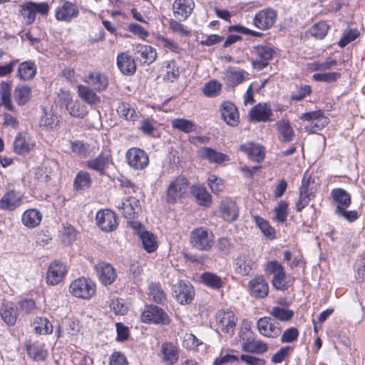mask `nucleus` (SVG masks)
<instances>
[{
	"label": "nucleus",
	"instance_id": "nucleus-1",
	"mask_svg": "<svg viewBox=\"0 0 365 365\" xmlns=\"http://www.w3.org/2000/svg\"><path fill=\"white\" fill-rule=\"evenodd\" d=\"M264 267L265 272L272 275V284L276 289L284 291L293 284L294 278L286 274L283 266L278 261H269Z\"/></svg>",
	"mask_w": 365,
	"mask_h": 365
},
{
	"label": "nucleus",
	"instance_id": "nucleus-2",
	"mask_svg": "<svg viewBox=\"0 0 365 365\" xmlns=\"http://www.w3.org/2000/svg\"><path fill=\"white\" fill-rule=\"evenodd\" d=\"M68 291L76 298L88 300L95 295L96 286L91 279L79 277L71 282Z\"/></svg>",
	"mask_w": 365,
	"mask_h": 365
},
{
	"label": "nucleus",
	"instance_id": "nucleus-3",
	"mask_svg": "<svg viewBox=\"0 0 365 365\" xmlns=\"http://www.w3.org/2000/svg\"><path fill=\"white\" fill-rule=\"evenodd\" d=\"M214 238L212 232L202 227L194 229L190 235L191 245L200 251L209 250L214 245Z\"/></svg>",
	"mask_w": 365,
	"mask_h": 365
},
{
	"label": "nucleus",
	"instance_id": "nucleus-4",
	"mask_svg": "<svg viewBox=\"0 0 365 365\" xmlns=\"http://www.w3.org/2000/svg\"><path fill=\"white\" fill-rule=\"evenodd\" d=\"M188 188V180L182 175L170 181L166 190V202L174 204L180 200Z\"/></svg>",
	"mask_w": 365,
	"mask_h": 365
},
{
	"label": "nucleus",
	"instance_id": "nucleus-5",
	"mask_svg": "<svg viewBox=\"0 0 365 365\" xmlns=\"http://www.w3.org/2000/svg\"><path fill=\"white\" fill-rule=\"evenodd\" d=\"M50 10V6L47 2L35 3L26 1L20 6L19 12L27 24H31L36 19L37 13L45 16Z\"/></svg>",
	"mask_w": 365,
	"mask_h": 365
},
{
	"label": "nucleus",
	"instance_id": "nucleus-6",
	"mask_svg": "<svg viewBox=\"0 0 365 365\" xmlns=\"http://www.w3.org/2000/svg\"><path fill=\"white\" fill-rule=\"evenodd\" d=\"M6 191L0 199V209L6 211H14L21 205L24 194L14 189L11 184H8Z\"/></svg>",
	"mask_w": 365,
	"mask_h": 365
},
{
	"label": "nucleus",
	"instance_id": "nucleus-7",
	"mask_svg": "<svg viewBox=\"0 0 365 365\" xmlns=\"http://www.w3.org/2000/svg\"><path fill=\"white\" fill-rule=\"evenodd\" d=\"M237 322V317L231 311H218L215 316V326L217 332L232 336Z\"/></svg>",
	"mask_w": 365,
	"mask_h": 365
},
{
	"label": "nucleus",
	"instance_id": "nucleus-8",
	"mask_svg": "<svg viewBox=\"0 0 365 365\" xmlns=\"http://www.w3.org/2000/svg\"><path fill=\"white\" fill-rule=\"evenodd\" d=\"M130 227L140 239L143 248L149 253L155 252L158 247L157 237L152 232L146 230L142 224L138 222H130Z\"/></svg>",
	"mask_w": 365,
	"mask_h": 365
},
{
	"label": "nucleus",
	"instance_id": "nucleus-9",
	"mask_svg": "<svg viewBox=\"0 0 365 365\" xmlns=\"http://www.w3.org/2000/svg\"><path fill=\"white\" fill-rule=\"evenodd\" d=\"M128 165L134 170L145 169L149 164V157L145 150L138 148H130L125 153Z\"/></svg>",
	"mask_w": 365,
	"mask_h": 365
},
{
	"label": "nucleus",
	"instance_id": "nucleus-10",
	"mask_svg": "<svg viewBox=\"0 0 365 365\" xmlns=\"http://www.w3.org/2000/svg\"><path fill=\"white\" fill-rule=\"evenodd\" d=\"M273 49L267 45H258L252 51L255 58L251 61L252 66L258 70H262L268 65V61L272 58Z\"/></svg>",
	"mask_w": 365,
	"mask_h": 365
},
{
	"label": "nucleus",
	"instance_id": "nucleus-11",
	"mask_svg": "<svg viewBox=\"0 0 365 365\" xmlns=\"http://www.w3.org/2000/svg\"><path fill=\"white\" fill-rule=\"evenodd\" d=\"M96 220L98 226L104 232H112L116 230L118 226L117 215L109 209L98 211Z\"/></svg>",
	"mask_w": 365,
	"mask_h": 365
},
{
	"label": "nucleus",
	"instance_id": "nucleus-12",
	"mask_svg": "<svg viewBox=\"0 0 365 365\" xmlns=\"http://www.w3.org/2000/svg\"><path fill=\"white\" fill-rule=\"evenodd\" d=\"M277 17V14L274 9L271 8L264 9L255 14L253 19V24L260 30H268L274 25Z\"/></svg>",
	"mask_w": 365,
	"mask_h": 365
},
{
	"label": "nucleus",
	"instance_id": "nucleus-13",
	"mask_svg": "<svg viewBox=\"0 0 365 365\" xmlns=\"http://www.w3.org/2000/svg\"><path fill=\"white\" fill-rule=\"evenodd\" d=\"M257 328L261 335L268 338H276L282 332L279 324L268 317L259 318L257 322Z\"/></svg>",
	"mask_w": 365,
	"mask_h": 365
},
{
	"label": "nucleus",
	"instance_id": "nucleus-14",
	"mask_svg": "<svg viewBox=\"0 0 365 365\" xmlns=\"http://www.w3.org/2000/svg\"><path fill=\"white\" fill-rule=\"evenodd\" d=\"M194 295V288L189 282H179L173 287V296L181 304L190 303Z\"/></svg>",
	"mask_w": 365,
	"mask_h": 365
},
{
	"label": "nucleus",
	"instance_id": "nucleus-15",
	"mask_svg": "<svg viewBox=\"0 0 365 365\" xmlns=\"http://www.w3.org/2000/svg\"><path fill=\"white\" fill-rule=\"evenodd\" d=\"M143 322L146 323L163 324L169 323L168 314L163 309L157 306H148L141 314Z\"/></svg>",
	"mask_w": 365,
	"mask_h": 365
},
{
	"label": "nucleus",
	"instance_id": "nucleus-16",
	"mask_svg": "<svg viewBox=\"0 0 365 365\" xmlns=\"http://www.w3.org/2000/svg\"><path fill=\"white\" fill-rule=\"evenodd\" d=\"M78 14L77 5L69 1H63L55 10V18L59 21L71 22Z\"/></svg>",
	"mask_w": 365,
	"mask_h": 365
},
{
	"label": "nucleus",
	"instance_id": "nucleus-17",
	"mask_svg": "<svg viewBox=\"0 0 365 365\" xmlns=\"http://www.w3.org/2000/svg\"><path fill=\"white\" fill-rule=\"evenodd\" d=\"M115 207L128 219L135 218L141 210L139 200L134 197H128L117 202Z\"/></svg>",
	"mask_w": 365,
	"mask_h": 365
},
{
	"label": "nucleus",
	"instance_id": "nucleus-18",
	"mask_svg": "<svg viewBox=\"0 0 365 365\" xmlns=\"http://www.w3.org/2000/svg\"><path fill=\"white\" fill-rule=\"evenodd\" d=\"M67 272L66 266L59 261H53L49 265L46 280L48 285L54 286L62 282Z\"/></svg>",
	"mask_w": 365,
	"mask_h": 365
},
{
	"label": "nucleus",
	"instance_id": "nucleus-19",
	"mask_svg": "<svg viewBox=\"0 0 365 365\" xmlns=\"http://www.w3.org/2000/svg\"><path fill=\"white\" fill-rule=\"evenodd\" d=\"M97 276L100 282L104 285H110L116 278V272L114 267L106 262H99L96 266Z\"/></svg>",
	"mask_w": 365,
	"mask_h": 365
},
{
	"label": "nucleus",
	"instance_id": "nucleus-20",
	"mask_svg": "<svg viewBox=\"0 0 365 365\" xmlns=\"http://www.w3.org/2000/svg\"><path fill=\"white\" fill-rule=\"evenodd\" d=\"M160 356L165 364L173 365L179 359V348L173 342H164L161 345Z\"/></svg>",
	"mask_w": 365,
	"mask_h": 365
},
{
	"label": "nucleus",
	"instance_id": "nucleus-21",
	"mask_svg": "<svg viewBox=\"0 0 365 365\" xmlns=\"http://www.w3.org/2000/svg\"><path fill=\"white\" fill-rule=\"evenodd\" d=\"M36 146V142L28 133H19L14 140V149L18 154L29 153Z\"/></svg>",
	"mask_w": 365,
	"mask_h": 365
},
{
	"label": "nucleus",
	"instance_id": "nucleus-22",
	"mask_svg": "<svg viewBox=\"0 0 365 365\" xmlns=\"http://www.w3.org/2000/svg\"><path fill=\"white\" fill-rule=\"evenodd\" d=\"M252 120L257 122H267L273 120L271 107L267 103H258L249 113Z\"/></svg>",
	"mask_w": 365,
	"mask_h": 365
},
{
	"label": "nucleus",
	"instance_id": "nucleus-23",
	"mask_svg": "<svg viewBox=\"0 0 365 365\" xmlns=\"http://www.w3.org/2000/svg\"><path fill=\"white\" fill-rule=\"evenodd\" d=\"M220 113L224 121L230 126H236L240 120L236 106L230 101H225L220 106Z\"/></svg>",
	"mask_w": 365,
	"mask_h": 365
},
{
	"label": "nucleus",
	"instance_id": "nucleus-24",
	"mask_svg": "<svg viewBox=\"0 0 365 365\" xmlns=\"http://www.w3.org/2000/svg\"><path fill=\"white\" fill-rule=\"evenodd\" d=\"M197 153L200 158L211 163L221 164L230 160V158L227 155L208 147L200 148Z\"/></svg>",
	"mask_w": 365,
	"mask_h": 365
},
{
	"label": "nucleus",
	"instance_id": "nucleus-25",
	"mask_svg": "<svg viewBox=\"0 0 365 365\" xmlns=\"http://www.w3.org/2000/svg\"><path fill=\"white\" fill-rule=\"evenodd\" d=\"M83 81L98 92L106 90L108 85L107 77L98 71L91 72L85 76Z\"/></svg>",
	"mask_w": 365,
	"mask_h": 365
},
{
	"label": "nucleus",
	"instance_id": "nucleus-26",
	"mask_svg": "<svg viewBox=\"0 0 365 365\" xmlns=\"http://www.w3.org/2000/svg\"><path fill=\"white\" fill-rule=\"evenodd\" d=\"M135 54L143 63L150 64L154 62L157 58L155 48L150 45L137 44L134 47Z\"/></svg>",
	"mask_w": 365,
	"mask_h": 365
},
{
	"label": "nucleus",
	"instance_id": "nucleus-27",
	"mask_svg": "<svg viewBox=\"0 0 365 365\" xmlns=\"http://www.w3.org/2000/svg\"><path fill=\"white\" fill-rule=\"evenodd\" d=\"M220 212L221 217L227 222L235 220L239 215L236 202L230 199H226L221 202Z\"/></svg>",
	"mask_w": 365,
	"mask_h": 365
},
{
	"label": "nucleus",
	"instance_id": "nucleus-28",
	"mask_svg": "<svg viewBox=\"0 0 365 365\" xmlns=\"http://www.w3.org/2000/svg\"><path fill=\"white\" fill-rule=\"evenodd\" d=\"M193 0H175L173 3V12L180 20H185L193 11Z\"/></svg>",
	"mask_w": 365,
	"mask_h": 365
},
{
	"label": "nucleus",
	"instance_id": "nucleus-29",
	"mask_svg": "<svg viewBox=\"0 0 365 365\" xmlns=\"http://www.w3.org/2000/svg\"><path fill=\"white\" fill-rule=\"evenodd\" d=\"M242 152L247 155L248 158L253 161L261 162L264 158V150L260 145L248 142L240 145Z\"/></svg>",
	"mask_w": 365,
	"mask_h": 365
},
{
	"label": "nucleus",
	"instance_id": "nucleus-30",
	"mask_svg": "<svg viewBox=\"0 0 365 365\" xmlns=\"http://www.w3.org/2000/svg\"><path fill=\"white\" fill-rule=\"evenodd\" d=\"M249 288L252 295L265 298L269 293V285L262 277H257L249 282Z\"/></svg>",
	"mask_w": 365,
	"mask_h": 365
},
{
	"label": "nucleus",
	"instance_id": "nucleus-31",
	"mask_svg": "<svg viewBox=\"0 0 365 365\" xmlns=\"http://www.w3.org/2000/svg\"><path fill=\"white\" fill-rule=\"evenodd\" d=\"M117 65L123 74H133L136 70L135 61L128 53H121L118 55Z\"/></svg>",
	"mask_w": 365,
	"mask_h": 365
},
{
	"label": "nucleus",
	"instance_id": "nucleus-32",
	"mask_svg": "<svg viewBox=\"0 0 365 365\" xmlns=\"http://www.w3.org/2000/svg\"><path fill=\"white\" fill-rule=\"evenodd\" d=\"M247 73L242 69L229 67L225 73V81L227 86H235L245 80Z\"/></svg>",
	"mask_w": 365,
	"mask_h": 365
},
{
	"label": "nucleus",
	"instance_id": "nucleus-33",
	"mask_svg": "<svg viewBox=\"0 0 365 365\" xmlns=\"http://www.w3.org/2000/svg\"><path fill=\"white\" fill-rule=\"evenodd\" d=\"M111 159L110 155L108 153L102 152L96 158L86 161V166L100 174H103L106 165Z\"/></svg>",
	"mask_w": 365,
	"mask_h": 365
},
{
	"label": "nucleus",
	"instance_id": "nucleus-34",
	"mask_svg": "<svg viewBox=\"0 0 365 365\" xmlns=\"http://www.w3.org/2000/svg\"><path fill=\"white\" fill-rule=\"evenodd\" d=\"M276 128L281 141L287 143L293 140L294 131L288 120L281 119L277 122Z\"/></svg>",
	"mask_w": 365,
	"mask_h": 365
},
{
	"label": "nucleus",
	"instance_id": "nucleus-35",
	"mask_svg": "<svg viewBox=\"0 0 365 365\" xmlns=\"http://www.w3.org/2000/svg\"><path fill=\"white\" fill-rule=\"evenodd\" d=\"M42 214L36 209H28L22 215L21 222L28 228L38 227L42 220Z\"/></svg>",
	"mask_w": 365,
	"mask_h": 365
},
{
	"label": "nucleus",
	"instance_id": "nucleus-36",
	"mask_svg": "<svg viewBox=\"0 0 365 365\" xmlns=\"http://www.w3.org/2000/svg\"><path fill=\"white\" fill-rule=\"evenodd\" d=\"M242 350L252 354H260L267 351V345L261 340L255 339V336L249 341L241 344Z\"/></svg>",
	"mask_w": 365,
	"mask_h": 365
},
{
	"label": "nucleus",
	"instance_id": "nucleus-37",
	"mask_svg": "<svg viewBox=\"0 0 365 365\" xmlns=\"http://www.w3.org/2000/svg\"><path fill=\"white\" fill-rule=\"evenodd\" d=\"M36 73V67L31 61H24L19 64L16 76L21 81H29L34 78Z\"/></svg>",
	"mask_w": 365,
	"mask_h": 365
},
{
	"label": "nucleus",
	"instance_id": "nucleus-38",
	"mask_svg": "<svg viewBox=\"0 0 365 365\" xmlns=\"http://www.w3.org/2000/svg\"><path fill=\"white\" fill-rule=\"evenodd\" d=\"M331 196L337 204L336 210L347 208L351 204V196L345 190L341 188L334 189Z\"/></svg>",
	"mask_w": 365,
	"mask_h": 365
},
{
	"label": "nucleus",
	"instance_id": "nucleus-39",
	"mask_svg": "<svg viewBox=\"0 0 365 365\" xmlns=\"http://www.w3.org/2000/svg\"><path fill=\"white\" fill-rule=\"evenodd\" d=\"M0 315L7 325L13 326L16 322L18 312L11 303H7L1 305Z\"/></svg>",
	"mask_w": 365,
	"mask_h": 365
},
{
	"label": "nucleus",
	"instance_id": "nucleus-40",
	"mask_svg": "<svg viewBox=\"0 0 365 365\" xmlns=\"http://www.w3.org/2000/svg\"><path fill=\"white\" fill-rule=\"evenodd\" d=\"M192 192L198 205L205 207L210 206L212 203V196L205 187L200 185L193 186Z\"/></svg>",
	"mask_w": 365,
	"mask_h": 365
},
{
	"label": "nucleus",
	"instance_id": "nucleus-41",
	"mask_svg": "<svg viewBox=\"0 0 365 365\" xmlns=\"http://www.w3.org/2000/svg\"><path fill=\"white\" fill-rule=\"evenodd\" d=\"M313 197V191L309 187L308 182H302V185L299 190V200L296 204V210L300 212L304 207H305L310 202Z\"/></svg>",
	"mask_w": 365,
	"mask_h": 365
},
{
	"label": "nucleus",
	"instance_id": "nucleus-42",
	"mask_svg": "<svg viewBox=\"0 0 365 365\" xmlns=\"http://www.w3.org/2000/svg\"><path fill=\"white\" fill-rule=\"evenodd\" d=\"M156 45L166 52L170 51L175 53H180L182 48L179 44L173 39L168 38L162 35H158L155 37Z\"/></svg>",
	"mask_w": 365,
	"mask_h": 365
},
{
	"label": "nucleus",
	"instance_id": "nucleus-43",
	"mask_svg": "<svg viewBox=\"0 0 365 365\" xmlns=\"http://www.w3.org/2000/svg\"><path fill=\"white\" fill-rule=\"evenodd\" d=\"M32 325L35 332L38 334H49L53 329L51 322L46 317H36Z\"/></svg>",
	"mask_w": 365,
	"mask_h": 365
},
{
	"label": "nucleus",
	"instance_id": "nucleus-44",
	"mask_svg": "<svg viewBox=\"0 0 365 365\" xmlns=\"http://www.w3.org/2000/svg\"><path fill=\"white\" fill-rule=\"evenodd\" d=\"M252 269V262L246 256H239L235 261V272L241 275H249Z\"/></svg>",
	"mask_w": 365,
	"mask_h": 365
},
{
	"label": "nucleus",
	"instance_id": "nucleus-45",
	"mask_svg": "<svg viewBox=\"0 0 365 365\" xmlns=\"http://www.w3.org/2000/svg\"><path fill=\"white\" fill-rule=\"evenodd\" d=\"M0 105L9 110H13L14 106L11 98V86L7 82H1L0 84Z\"/></svg>",
	"mask_w": 365,
	"mask_h": 365
},
{
	"label": "nucleus",
	"instance_id": "nucleus-46",
	"mask_svg": "<svg viewBox=\"0 0 365 365\" xmlns=\"http://www.w3.org/2000/svg\"><path fill=\"white\" fill-rule=\"evenodd\" d=\"M171 125L173 128L185 133L194 132L197 128V126L193 121L180 118L172 120Z\"/></svg>",
	"mask_w": 365,
	"mask_h": 365
},
{
	"label": "nucleus",
	"instance_id": "nucleus-47",
	"mask_svg": "<svg viewBox=\"0 0 365 365\" xmlns=\"http://www.w3.org/2000/svg\"><path fill=\"white\" fill-rule=\"evenodd\" d=\"M78 93L79 97L88 104H95L100 101V98L96 94L94 91L88 86L79 85L78 86Z\"/></svg>",
	"mask_w": 365,
	"mask_h": 365
},
{
	"label": "nucleus",
	"instance_id": "nucleus-48",
	"mask_svg": "<svg viewBox=\"0 0 365 365\" xmlns=\"http://www.w3.org/2000/svg\"><path fill=\"white\" fill-rule=\"evenodd\" d=\"M91 182L90 174L86 171L81 170L74 179L73 187L76 190H84L91 185Z\"/></svg>",
	"mask_w": 365,
	"mask_h": 365
},
{
	"label": "nucleus",
	"instance_id": "nucleus-49",
	"mask_svg": "<svg viewBox=\"0 0 365 365\" xmlns=\"http://www.w3.org/2000/svg\"><path fill=\"white\" fill-rule=\"evenodd\" d=\"M202 282L207 287L218 289L223 287L222 279L217 274L212 272H205L201 275Z\"/></svg>",
	"mask_w": 365,
	"mask_h": 365
},
{
	"label": "nucleus",
	"instance_id": "nucleus-50",
	"mask_svg": "<svg viewBox=\"0 0 365 365\" xmlns=\"http://www.w3.org/2000/svg\"><path fill=\"white\" fill-rule=\"evenodd\" d=\"M26 349L29 356L36 361H44L48 355L47 351L39 344L29 345Z\"/></svg>",
	"mask_w": 365,
	"mask_h": 365
},
{
	"label": "nucleus",
	"instance_id": "nucleus-51",
	"mask_svg": "<svg viewBox=\"0 0 365 365\" xmlns=\"http://www.w3.org/2000/svg\"><path fill=\"white\" fill-rule=\"evenodd\" d=\"M252 322L247 319L242 320L238 333V337L242 343L249 341L255 336L252 329Z\"/></svg>",
	"mask_w": 365,
	"mask_h": 365
},
{
	"label": "nucleus",
	"instance_id": "nucleus-52",
	"mask_svg": "<svg viewBox=\"0 0 365 365\" xmlns=\"http://www.w3.org/2000/svg\"><path fill=\"white\" fill-rule=\"evenodd\" d=\"M269 314L276 319L282 322L289 321L294 316L292 310L281 307H273L269 311Z\"/></svg>",
	"mask_w": 365,
	"mask_h": 365
},
{
	"label": "nucleus",
	"instance_id": "nucleus-53",
	"mask_svg": "<svg viewBox=\"0 0 365 365\" xmlns=\"http://www.w3.org/2000/svg\"><path fill=\"white\" fill-rule=\"evenodd\" d=\"M255 222L263 235L269 240L275 238V230L264 218L255 216Z\"/></svg>",
	"mask_w": 365,
	"mask_h": 365
},
{
	"label": "nucleus",
	"instance_id": "nucleus-54",
	"mask_svg": "<svg viewBox=\"0 0 365 365\" xmlns=\"http://www.w3.org/2000/svg\"><path fill=\"white\" fill-rule=\"evenodd\" d=\"M31 88L26 86H17L14 90V98L20 106L26 104L31 98Z\"/></svg>",
	"mask_w": 365,
	"mask_h": 365
},
{
	"label": "nucleus",
	"instance_id": "nucleus-55",
	"mask_svg": "<svg viewBox=\"0 0 365 365\" xmlns=\"http://www.w3.org/2000/svg\"><path fill=\"white\" fill-rule=\"evenodd\" d=\"M207 185L214 194L222 193L225 187V181L216 175H210L207 178Z\"/></svg>",
	"mask_w": 365,
	"mask_h": 365
},
{
	"label": "nucleus",
	"instance_id": "nucleus-56",
	"mask_svg": "<svg viewBox=\"0 0 365 365\" xmlns=\"http://www.w3.org/2000/svg\"><path fill=\"white\" fill-rule=\"evenodd\" d=\"M117 112L120 117L126 120L135 121L138 118L135 110L132 108L129 104L121 103L117 108Z\"/></svg>",
	"mask_w": 365,
	"mask_h": 365
},
{
	"label": "nucleus",
	"instance_id": "nucleus-57",
	"mask_svg": "<svg viewBox=\"0 0 365 365\" xmlns=\"http://www.w3.org/2000/svg\"><path fill=\"white\" fill-rule=\"evenodd\" d=\"M77 234V231L73 226H64L61 231V240L64 245H71L76 240Z\"/></svg>",
	"mask_w": 365,
	"mask_h": 365
},
{
	"label": "nucleus",
	"instance_id": "nucleus-58",
	"mask_svg": "<svg viewBox=\"0 0 365 365\" xmlns=\"http://www.w3.org/2000/svg\"><path fill=\"white\" fill-rule=\"evenodd\" d=\"M71 115L76 118H83L88 113L87 108L85 105L76 101H72L70 106L66 108Z\"/></svg>",
	"mask_w": 365,
	"mask_h": 365
},
{
	"label": "nucleus",
	"instance_id": "nucleus-59",
	"mask_svg": "<svg viewBox=\"0 0 365 365\" xmlns=\"http://www.w3.org/2000/svg\"><path fill=\"white\" fill-rule=\"evenodd\" d=\"M288 203L286 201H280L274 207V220L280 223H283L287 217Z\"/></svg>",
	"mask_w": 365,
	"mask_h": 365
},
{
	"label": "nucleus",
	"instance_id": "nucleus-60",
	"mask_svg": "<svg viewBox=\"0 0 365 365\" xmlns=\"http://www.w3.org/2000/svg\"><path fill=\"white\" fill-rule=\"evenodd\" d=\"M221 88L222 85L220 83L215 80H212L205 84L202 91L207 97H215L220 93Z\"/></svg>",
	"mask_w": 365,
	"mask_h": 365
},
{
	"label": "nucleus",
	"instance_id": "nucleus-61",
	"mask_svg": "<svg viewBox=\"0 0 365 365\" xmlns=\"http://www.w3.org/2000/svg\"><path fill=\"white\" fill-rule=\"evenodd\" d=\"M148 289V294L153 301L160 304L163 303L165 301V294L158 284H151L149 286Z\"/></svg>",
	"mask_w": 365,
	"mask_h": 365
},
{
	"label": "nucleus",
	"instance_id": "nucleus-62",
	"mask_svg": "<svg viewBox=\"0 0 365 365\" xmlns=\"http://www.w3.org/2000/svg\"><path fill=\"white\" fill-rule=\"evenodd\" d=\"M336 61L332 58H327L323 62L314 61L309 64V68L312 71H327L331 69L336 64Z\"/></svg>",
	"mask_w": 365,
	"mask_h": 365
},
{
	"label": "nucleus",
	"instance_id": "nucleus-63",
	"mask_svg": "<svg viewBox=\"0 0 365 365\" xmlns=\"http://www.w3.org/2000/svg\"><path fill=\"white\" fill-rule=\"evenodd\" d=\"M9 58V62L4 64L0 65V77H4L10 75L14 70L16 64L19 63V60L14 57H12L9 55V56H4L3 59Z\"/></svg>",
	"mask_w": 365,
	"mask_h": 365
},
{
	"label": "nucleus",
	"instance_id": "nucleus-64",
	"mask_svg": "<svg viewBox=\"0 0 365 365\" xmlns=\"http://www.w3.org/2000/svg\"><path fill=\"white\" fill-rule=\"evenodd\" d=\"M329 25L325 21L315 24L311 29V34L317 38H323L327 34Z\"/></svg>",
	"mask_w": 365,
	"mask_h": 365
}]
</instances>
